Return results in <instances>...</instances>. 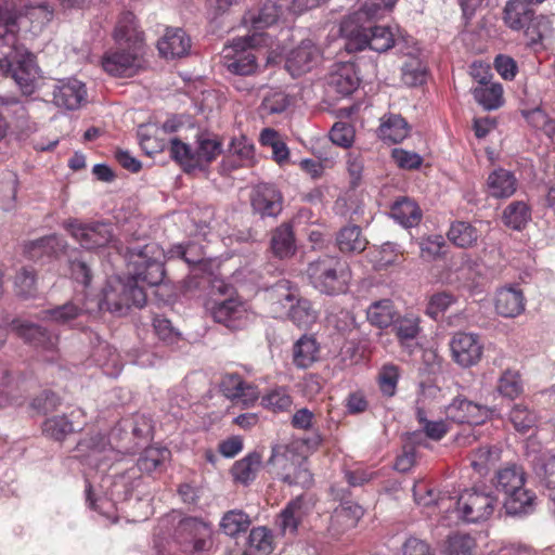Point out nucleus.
<instances>
[{
	"instance_id": "obj_11",
	"label": "nucleus",
	"mask_w": 555,
	"mask_h": 555,
	"mask_svg": "<svg viewBox=\"0 0 555 555\" xmlns=\"http://www.w3.org/2000/svg\"><path fill=\"white\" fill-rule=\"evenodd\" d=\"M94 307L83 295H76L64 305L42 312V320L69 328H81L83 323L90 319Z\"/></svg>"
},
{
	"instance_id": "obj_45",
	"label": "nucleus",
	"mask_w": 555,
	"mask_h": 555,
	"mask_svg": "<svg viewBox=\"0 0 555 555\" xmlns=\"http://www.w3.org/2000/svg\"><path fill=\"white\" fill-rule=\"evenodd\" d=\"M170 454L171 453L167 448L149 447L138 459V468L144 473L155 472L170 459Z\"/></svg>"
},
{
	"instance_id": "obj_24",
	"label": "nucleus",
	"mask_w": 555,
	"mask_h": 555,
	"mask_svg": "<svg viewBox=\"0 0 555 555\" xmlns=\"http://www.w3.org/2000/svg\"><path fill=\"white\" fill-rule=\"evenodd\" d=\"M320 59V51L311 40H304L287 55L285 68L293 77L310 72Z\"/></svg>"
},
{
	"instance_id": "obj_60",
	"label": "nucleus",
	"mask_w": 555,
	"mask_h": 555,
	"mask_svg": "<svg viewBox=\"0 0 555 555\" xmlns=\"http://www.w3.org/2000/svg\"><path fill=\"white\" fill-rule=\"evenodd\" d=\"M475 545V540L469 534L456 533L449 537L446 552L448 555H470Z\"/></svg>"
},
{
	"instance_id": "obj_7",
	"label": "nucleus",
	"mask_w": 555,
	"mask_h": 555,
	"mask_svg": "<svg viewBox=\"0 0 555 555\" xmlns=\"http://www.w3.org/2000/svg\"><path fill=\"white\" fill-rule=\"evenodd\" d=\"M311 284L326 295L345 293L350 280L348 264L335 256H324L309 263L307 270Z\"/></svg>"
},
{
	"instance_id": "obj_29",
	"label": "nucleus",
	"mask_w": 555,
	"mask_h": 555,
	"mask_svg": "<svg viewBox=\"0 0 555 555\" xmlns=\"http://www.w3.org/2000/svg\"><path fill=\"white\" fill-rule=\"evenodd\" d=\"M525 306L524 293L517 287H503L495 294L494 308L501 317L516 318L524 312Z\"/></svg>"
},
{
	"instance_id": "obj_40",
	"label": "nucleus",
	"mask_w": 555,
	"mask_h": 555,
	"mask_svg": "<svg viewBox=\"0 0 555 555\" xmlns=\"http://www.w3.org/2000/svg\"><path fill=\"white\" fill-rule=\"evenodd\" d=\"M367 321L378 327L386 328L396 320V310L393 304L389 299L377 300L366 309Z\"/></svg>"
},
{
	"instance_id": "obj_41",
	"label": "nucleus",
	"mask_w": 555,
	"mask_h": 555,
	"mask_svg": "<svg viewBox=\"0 0 555 555\" xmlns=\"http://www.w3.org/2000/svg\"><path fill=\"white\" fill-rule=\"evenodd\" d=\"M502 220L506 227L520 231L531 220V208L524 201L512 202L505 207Z\"/></svg>"
},
{
	"instance_id": "obj_23",
	"label": "nucleus",
	"mask_w": 555,
	"mask_h": 555,
	"mask_svg": "<svg viewBox=\"0 0 555 555\" xmlns=\"http://www.w3.org/2000/svg\"><path fill=\"white\" fill-rule=\"evenodd\" d=\"M392 332L400 345V347L409 354L420 348L418 337L422 332L421 318L409 312L404 315H399L392 323Z\"/></svg>"
},
{
	"instance_id": "obj_6",
	"label": "nucleus",
	"mask_w": 555,
	"mask_h": 555,
	"mask_svg": "<svg viewBox=\"0 0 555 555\" xmlns=\"http://www.w3.org/2000/svg\"><path fill=\"white\" fill-rule=\"evenodd\" d=\"M0 49H5L0 52V76L12 77L23 94H33L39 76L35 55L18 43V35L14 43L0 44Z\"/></svg>"
},
{
	"instance_id": "obj_17",
	"label": "nucleus",
	"mask_w": 555,
	"mask_h": 555,
	"mask_svg": "<svg viewBox=\"0 0 555 555\" xmlns=\"http://www.w3.org/2000/svg\"><path fill=\"white\" fill-rule=\"evenodd\" d=\"M450 349L456 364L462 367H470L481 360L483 344L477 334L457 332L450 340Z\"/></svg>"
},
{
	"instance_id": "obj_28",
	"label": "nucleus",
	"mask_w": 555,
	"mask_h": 555,
	"mask_svg": "<svg viewBox=\"0 0 555 555\" xmlns=\"http://www.w3.org/2000/svg\"><path fill=\"white\" fill-rule=\"evenodd\" d=\"M157 49L166 59L183 57L191 50V38L181 28H167L157 42Z\"/></svg>"
},
{
	"instance_id": "obj_32",
	"label": "nucleus",
	"mask_w": 555,
	"mask_h": 555,
	"mask_svg": "<svg viewBox=\"0 0 555 555\" xmlns=\"http://www.w3.org/2000/svg\"><path fill=\"white\" fill-rule=\"evenodd\" d=\"M487 186L490 196L494 198H508L516 192L518 181L512 171L498 168L489 175Z\"/></svg>"
},
{
	"instance_id": "obj_33",
	"label": "nucleus",
	"mask_w": 555,
	"mask_h": 555,
	"mask_svg": "<svg viewBox=\"0 0 555 555\" xmlns=\"http://www.w3.org/2000/svg\"><path fill=\"white\" fill-rule=\"evenodd\" d=\"M0 108L12 118V124L22 132H34L36 124L29 119L26 106L12 95H0Z\"/></svg>"
},
{
	"instance_id": "obj_5",
	"label": "nucleus",
	"mask_w": 555,
	"mask_h": 555,
	"mask_svg": "<svg viewBox=\"0 0 555 555\" xmlns=\"http://www.w3.org/2000/svg\"><path fill=\"white\" fill-rule=\"evenodd\" d=\"M280 18L287 21L280 4L272 2L266 3L258 15L250 18L254 33L245 36V76L255 74L259 68V62H266V64L273 62L271 54L261 49L271 46L272 39L261 30L272 26Z\"/></svg>"
},
{
	"instance_id": "obj_18",
	"label": "nucleus",
	"mask_w": 555,
	"mask_h": 555,
	"mask_svg": "<svg viewBox=\"0 0 555 555\" xmlns=\"http://www.w3.org/2000/svg\"><path fill=\"white\" fill-rule=\"evenodd\" d=\"M317 499L313 494H301L289 501L281 511L276 519L279 530L284 534L294 535L299 524L310 514L315 506Z\"/></svg>"
},
{
	"instance_id": "obj_59",
	"label": "nucleus",
	"mask_w": 555,
	"mask_h": 555,
	"mask_svg": "<svg viewBox=\"0 0 555 555\" xmlns=\"http://www.w3.org/2000/svg\"><path fill=\"white\" fill-rule=\"evenodd\" d=\"M426 69L417 57H411L402 66V80L408 86H417L425 82Z\"/></svg>"
},
{
	"instance_id": "obj_22",
	"label": "nucleus",
	"mask_w": 555,
	"mask_h": 555,
	"mask_svg": "<svg viewBox=\"0 0 555 555\" xmlns=\"http://www.w3.org/2000/svg\"><path fill=\"white\" fill-rule=\"evenodd\" d=\"M522 31L530 50L544 51L555 35L553 18L551 15L535 14Z\"/></svg>"
},
{
	"instance_id": "obj_57",
	"label": "nucleus",
	"mask_w": 555,
	"mask_h": 555,
	"mask_svg": "<svg viewBox=\"0 0 555 555\" xmlns=\"http://www.w3.org/2000/svg\"><path fill=\"white\" fill-rule=\"evenodd\" d=\"M509 420L517 431L527 433L535 425L537 415L526 405L515 404L511 410Z\"/></svg>"
},
{
	"instance_id": "obj_46",
	"label": "nucleus",
	"mask_w": 555,
	"mask_h": 555,
	"mask_svg": "<svg viewBox=\"0 0 555 555\" xmlns=\"http://www.w3.org/2000/svg\"><path fill=\"white\" fill-rule=\"evenodd\" d=\"M367 242L358 225L343 228L337 235V245L341 251L361 253Z\"/></svg>"
},
{
	"instance_id": "obj_27",
	"label": "nucleus",
	"mask_w": 555,
	"mask_h": 555,
	"mask_svg": "<svg viewBox=\"0 0 555 555\" xmlns=\"http://www.w3.org/2000/svg\"><path fill=\"white\" fill-rule=\"evenodd\" d=\"M359 83L360 78L352 63L336 64L327 79L328 87L341 96L350 95Z\"/></svg>"
},
{
	"instance_id": "obj_10",
	"label": "nucleus",
	"mask_w": 555,
	"mask_h": 555,
	"mask_svg": "<svg viewBox=\"0 0 555 555\" xmlns=\"http://www.w3.org/2000/svg\"><path fill=\"white\" fill-rule=\"evenodd\" d=\"M86 475V493L87 501L91 508L99 511L100 514L112 519L117 520V506L116 504L128 500L131 496L132 489L128 486L126 476H118L112 479L111 477L104 478L103 481L109 486V491L104 498L94 499L92 494V487L89 480V475Z\"/></svg>"
},
{
	"instance_id": "obj_16",
	"label": "nucleus",
	"mask_w": 555,
	"mask_h": 555,
	"mask_svg": "<svg viewBox=\"0 0 555 555\" xmlns=\"http://www.w3.org/2000/svg\"><path fill=\"white\" fill-rule=\"evenodd\" d=\"M13 330L25 341L33 345L43 353V359L52 362L57 358L59 336L51 334L47 328L28 322L14 321Z\"/></svg>"
},
{
	"instance_id": "obj_15",
	"label": "nucleus",
	"mask_w": 555,
	"mask_h": 555,
	"mask_svg": "<svg viewBox=\"0 0 555 555\" xmlns=\"http://www.w3.org/2000/svg\"><path fill=\"white\" fill-rule=\"evenodd\" d=\"M77 456L83 465L99 472H105L119 453L109 444L106 437L98 434L77 444Z\"/></svg>"
},
{
	"instance_id": "obj_61",
	"label": "nucleus",
	"mask_w": 555,
	"mask_h": 555,
	"mask_svg": "<svg viewBox=\"0 0 555 555\" xmlns=\"http://www.w3.org/2000/svg\"><path fill=\"white\" fill-rule=\"evenodd\" d=\"M170 155L185 168H196L194 151L178 139H171L170 141Z\"/></svg>"
},
{
	"instance_id": "obj_52",
	"label": "nucleus",
	"mask_w": 555,
	"mask_h": 555,
	"mask_svg": "<svg viewBox=\"0 0 555 555\" xmlns=\"http://www.w3.org/2000/svg\"><path fill=\"white\" fill-rule=\"evenodd\" d=\"M415 416L426 437H428L431 440L439 441L449 431V426L447 422L442 420L429 421L427 418L425 410L421 406H416Z\"/></svg>"
},
{
	"instance_id": "obj_51",
	"label": "nucleus",
	"mask_w": 555,
	"mask_h": 555,
	"mask_svg": "<svg viewBox=\"0 0 555 555\" xmlns=\"http://www.w3.org/2000/svg\"><path fill=\"white\" fill-rule=\"evenodd\" d=\"M500 460V451L492 447H481L470 456L472 467L479 475H486L491 466Z\"/></svg>"
},
{
	"instance_id": "obj_4",
	"label": "nucleus",
	"mask_w": 555,
	"mask_h": 555,
	"mask_svg": "<svg viewBox=\"0 0 555 555\" xmlns=\"http://www.w3.org/2000/svg\"><path fill=\"white\" fill-rule=\"evenodd\" d=\"M212 527L196 517H181L165 544H157L159 555L193 554L211 545Z\"/></svg>"
},
{
	"instance_id": "obj_63",
	"label": "nucleus",
	"mask_w": 555,
	"mask_h": 555,
	"mask_svg": "<svg viewBox=\"0 0 555 555\" xmlns=\"http://www.w3.org/2000/svg\"><path fill=\"white\" fill-rule=\"evenodd\" d=\"M14 284L16 294L20 297H34L37 292L35 271L33 269L24 268L16 275Z\"/></svg>"
},
{
	"instance_id": "obj_64",
	"label": "nucleus",
	"mask_w": 555,
	"mask_h": 555,
	"mask_svg": "<svg viewBox=\"0 0 555 555\" xmlns=\"http://www.w3.org/2000/svg\"><path fill=\"white\" fill-rule=\"evenodd\" d=\"M289 106V99L283 92H273L266 96L260 105L262 117L283 113Z\"/></svg>"
},
{
	"instance_id": "obj_31",
	"label": "nucleus",
	"mask_w": 555,
	"mask_h": 555,
	"mask_svg": "<svg viewBox=\"0 0 555 555\" xmlns=\"http://www.w3.org/2000/svg\"><path fill=\"white\" fill-rule=\"evenodd\" d=\"M362 516L363 508L359 504L345 501L334 509L331 516L330 530L338 534L354 528Z\"/></svg>"
},
{
	"instance_id": "obj_14",
	"label": "nucleus",
	"mask_w": 555,
	"mask_h": 555,
	"mask_svg": "<svg viewBox=\"0 0 555 555\" xmlns=\"http://www.w3.org/2000/svg\"><path fill=\"white\" fill-rule=\"evenodd\" d=\"M3 7H13L20 18V30L26 28L34 34L40 33L54 17L55 8L48 0H11Z\"/></svg>"
},
{
	"instance_id": "obj_25",
	"label": "nucleus",
	"mask_w": 555,
	"mask_h": 555,
	"mask_svg": "<svg viewBox=\"0 0 555 555\" xmlns=\"http://www.w3.org/2000/svg\"><path fill=\"white\" fill-rule=\"evenodd\" d=\"M251 207L263 217H276L282 210V195L272 184H258L251 194Z\"/></svg>"
},
{
	"instance_id": "obj_53",
	"label": "nucleus",
	"mask_w": 555,
	"mask_h": 555,
	"mask_svg": "<svg viewBox=\"0 0 555 555\" xmlns=\"http://www.w3.org/2000/svg\"><path fill=\"white\" fill-rule=\"evenodd\" d=\"M250 554L269 555L273 551L272 534L264 527L254 528L248 538Z\"/></svg>"
},
{
	"instance_id": "obj_3",
	"label": "nucleus",
	"mask_w": 555,
	"mask_h": 555,
	"mask_svg": "<svg viewBox=\"0 0 555 555\" xmlns=\"http://www.w3.org/2000/svg\"><path fill=\"white\" fill-rule=\"evenodd\" d=\"M526 480L527 474L521 465L506 464L496 470L492 482L503 495V507L507 515H528L534 511L537 495L526 487Z\"/></svg>"
},
{
	"instance_id": "obj_39",
	"label": "nucleus",
	"mask_w": 555,
	"mask_h": 555,
	"mask_svg": "<svg viewBox=\"0 0 555 555\" xmlns=\"http://www.w3.org/2000/svg\"><path fill=\"white\" fill-rule=\"evenodd\" d=\"M475 100L488 111L496 109L503 104V88L500 83H487L486 77L480 80V86L474 89Z\"/></svg>"
},
{
	"instance_id": "obj_37",
	"label": "nucleus",
	"mask_w": 555,
	"mask_h": 555,
	"mask_svg": "<svg viewBox=\"0 0 555 555\" xmlns=\"http://www.w3.org/2000/svg\"><path fill=\"white\" fill-rule=\"evenodd\" d=\"M479 230L465 221H455L451 223L447 233L449 241L460 248H470L477 244Z\"/></svg>"
},
{
	"instance_id": "obj_1",
	"label": "nucleus",
	"mask_w": 555,
	"mask_h": 555,
	"mask_svg": "<svg viewBox=\"0 0 555 555\" xmlns=\"http://www.w3.org/2000/svg\"><path fill=\"white\" fill-rule=\"evenodd\" d=\"M127 257L129 275L126 279L114 276L106 282L96 304L99 310L124 315L131 306L142 308L146 302L144 285L155 286L163 281L165 253L158 244L131 249Z\"/></svg>"
},
{
	"instance_id": "obj_58",
	"label": "nucleus",
	"mask_w": 555,
	"mask_h": 555,
	"mask_svg": "<svg viewBox=\"0 0 555 555\" xmlns=\"http://www.w3.org/2000/svg\"><path fill=\"white\" fill-rule=\"evenodd\" d=\"M43 433L57 441L63 440L68 434L75 430L72 422L66 416H54L43 423Z\"/></svg>"
},
{
	"instance_id": "obj_2",
	"label": "nucleus",
	"mask_w": 555,
	"mask_h": 555,
	"mask_svg": "<svg viewBox=\"0 0 555 555\" xmlns=\"http://www.w3.org/2000/svg\"><path fill=\"white\" fill-rule=\"evenodd\" d=\"M413 492L418 505L428 506L435 503L440 511L447 513L448 515L444 516L447 526H450L453 520L452 514L466 522L487 521L498 507V500L492 494L476 489L464 491L456 501L447 495L436 500L434 491L425 489L422 485L414 486Z\"/></svg>"
},
{
	"instance_id": "obj_47",
	"label": "nucleus",
	"mask_w": 555,
	"mask_h": 555,
	"mask_svg": "<svg viewBox=\"0 0 555 555\" xmlns=\"http://www.w3.org/2000/svg\"><path fill=\"white\" fill-rule=\"evenodd\" d=\"M93 357L98 365L106 369V374L117 376L121 372L119 354L117 350L107 343H100L95 348Z\"/></svg>"
},
{
	"instance_id": "obj_62",
	"label": "nucleus",
	"mask_w": 555,
	"mask_h": 555,
	"mask_svg": "<svg viewBox=\"0 0 555 555\" xmlns=\"http://www.w3.org/2000/svg\"><path fill=\"white\" fill-rule=\"evenodd\" d=\"M354 128L347 122H336L330 131V140L333 144L348 149L354 141Z\"/></svg>"
},
{
	"instance_id": "obj_42",
	"label": "nucleus",
	"mask_w": 555,
	"mask_h": 555,
	"mask_svg": "<svg viewBox=\"0 0 555 555\" xmlns=\"http://www.w3.org/2000/svg\"><path fill=\"white\" fill-rule=\"evenodd\" d=\"M65 247L64 241L56 234L41 237L26 245V253L30 259H39L43 256H54Z\"/></svg>"
},
{
	"instance_id": "obj_13",
	"label": "nucleus",
	"mask_w": 555,
	"mask_h": 555,
	"mask_svg": "<svg viewBox=\"0 0 555 555\" xmlns=\"http://www.w3.org/2000/svg\"><path fill=\"white\" fill-rule=\"evenodd\" d=\"M145 53L125 47L107 50L102 56V67L111 76L129 78L145 66Z\"/></svg>"
},
{
	"instance_id": "obj_9",
	"label": "nucleus",
	"mask_w": 555,
	"mask_h": 555,
	"mask_svg": "<svg viewBox=\"0 0 555 555\" xmlns=\"http://www.w3.org/2000/svg\"><path fill=\"white\" fill-rule=\"evenodd\" d=\"M270 461L283 482L301 488H310L313 485V476L307 460L295 451L287 448L274 449Z\"/></svg>"
},
{
	"instance_id": "obj_21",
	"label": "nucleus",
	"mask_w": 555,
	"mask_h": 555,
	"mask_svg": "<svg viewBox=\"0 0 555 555\" xmlns=\"http://www.w3.org/2000/svg\"><path fill=\"white\" fill-rule=\"evenodd\" d=\"M491 411L485 406L456 397L446 408L447 418L459 424L480 425L490 417Z\"/></svg>"
},
{
	"instance_id": "obj_50",
	"label": "nucleus",
	"mask_w": 555,
	"mask_h": 555,
	"mask_svg": "<svg viewBox=\"0 0 555 555\" xmlns=\"http://www.w3.org/2000/svg\"><path fill=\"white\" fill-rule=\"evenodd\" d=\"M288 308L291 320L299 327H308L317 320V312L308 299H296V304L292 302Z\"/></svg>"
},
{
	"instance_id": "obj_54",
	"label": "nucleus",
	"mask_w": 555,
	"mask_h": 555,
	"mask_svg": "<svg viewBox=\"0 0 555 555\" xmlns=\"http://www.w3.org/2000/svg\"><path fill=\"white\" fill-rule=\"evenodd\" d=\"M293 404L292 397L288 390L284 387H279L269 391L261 399V405L273 412H284L291 409Z\"/></svg>"
},
{
	"instance_id": "obj_30",
	"label": "nucleus",
	"mask_w": 555,
	"mask_h": 555,
	"mask_svg": "<svg viewBox=\"0 0 555 555\" xmlns=\"http://www.w3.org/2000/svg\"><path fill=\"white\" fill-rule=\"evenodd\" d=\"M535 11L527 0H508L503 9L504 24L514 31H520L532 21Z\"/></svg>"
},
{
	"instance_id": "obj_49",
	"label": "nucleus",
	"mask_w": 555,
	"mask_h": 555,
	"mask_svg": "<svg viewBox=\"0 0 555 555\" xmlns=\"http://www.w3.org/2000/svg\"><path fill=\"white\" fill-rule=\"evenodd\" d=\"M400 253L396 244L385 243L370 251V261L376 270H384L397 264Z\"/></svg>"
},
{
	"instance_id": "obj_55",
	"label": "nucleus",
	"mask_w": 555,
	"mask_h": 555,
	"mask_svg": "<svg viewBox=\"0 0 555 555\" xmlns=\"http://www.w3.org/2000/svg\"><path fill=\"white\" fill-rule=\"evenodd\" d=\"M498 390L503 397L509 399L518 397L524 390L518 372L511 370L505 371L499 378Z\"/></svg>"
},
{
	"instance_id": "obj_12",
	"label": "nucleus",
	"mask_w": 555,
	"mask_h": 555,
	"mask_svg": "<svg viewBox=\"0 0 555 555\" xmlns=\"http://www.w3.org/2000/svg\"><path fill=\"white\" fill-rule=\"evenodd\" d=\"M64 228L86 249H99L113 242V228L109 223H85L78 219H70L64 223Z\"/></svg>"
},
{
	"instance_id": "obj_44",
	"label": "nucleus",
	"mask_w": 555,
	"mask_h": 555,
	"mask_svg": "<svg viewBox=\"0 0 555 555\" xmlns=\"http://www.w3.org/2000/svg\"><path fill=\"white\" fill-rule=\"evenodd\" d=\"M221 152L220 142L207 133L197 137V147L194 150L196 168L211 163Z\"/></svg>"
},
{
	"instance_id": "obj_48",
	"label": "nucleus",
	"mask_w": 555,
	"mask_h": 555,
	"mask_svg": "<svg viewBox=\"0 0 555 555\" xmlns=\"http://www.w3.org/2000/svg\"><path fill=\"white\" fill-rule=\"evenodd\" d=\"M221 62L229 73L243 75V38H235L231 44L223 48Z\"/></svg>"
},
{
	"instance_id": "obj_38",
	"label": "nucleus",
	"mask_w": 555,
	"mask_h": 555,
	"mask_svg": "<svg viewBox=\"0 0 555 555\" xmlns=\"http://www.w3.org/2000/svg\"><path fill=\"white\" fill-rule=\"evenodd\" d=\"M271 248L273 254L281 259L292 257L295 254V237L289 224L284 223L273 231Z\"/></svg>"
},
{
	"instance_id": "obj_35",
	"label": "nucleus",
	"mask_w": 555,
	"mask_h": 555,
	"mask_svg": "<svg viewBox=\"0 0 555 555\" xmlns=\"http://www.w3.org/2000/svg\"><path fill=\"white\" fill-rule=\"evenodd\" d=\"M25 402L24 383L0 371V408L20 406Z\"/></svg>"
},
{
	"instance_id": "obj_20",
	"label": "nucleus",
	"mask_w": 555,
	"mask_h": 555,
	"mask_svg": "<svg viewBox=\"0 0 555 555\" xmlns=\"http://www.w3.org/2000/svg\"><path fill=\"white\" fill-rule=\"evenodd\" d=\"M52 95L56 107L76 111L87 101V88L76 78L62 79L55 83Z\"/></svg>"
},
{
	"instance_id": "obj_43",
	"label": "nucleus",
	"mask_w": 555,
	"mask_h": 555,
	"mask_svg": "<svg viewBox=\"0 0 555 555\" xmlns=\"http://www.w3.org/2000/svg\"><path fill=\"white\" fill-rule=\"evenodd\" d=\"M318 352L319 347L315 339L305 335L294 345V364L299 369H307L318 359Z\"/></svg>"
},
{
	"instance_id": "obj_8",
	"label": "nucleus",
	"mask_w": 555,
	"mask_h": 555,
	"mask_svg": "<svg viewBox=\"0 0 555 555\" xmlns=\"http://www.w3.org/2000/svg\"><path fill=\"white\" fill-rule=\"evenodd\" d=\"M340 35L345 39V49L348 53L362 51L366 48L383 53L395 46V36L389 27L364 28L354 25V20H344L341 22Z\"/></svg>"
},
{
	"instance_id": "obj_36",
	"label": "nucleus",
	"mask_w": 555,
	"mask_h": 555,
	"mask_svg": "<svg viewBox=\"0 0 555 555\" xmlns=\"http://www.w3.org/2000/svg\"><path fill=\"white\" fill-rule=\"evenodd\" d=\"M391 218L404 228H413L422 220V210L418 205L408 198L397 199L390 209Z\"/></svg>"
},
{
	"instance_id": "obj_19",
	"label": "nucleus",
	"mask_w": 555,
	"mask_h": 555,
	"mask_svg": "<svg viewBox=\"0 0 555 555\" xmlns=\"http://www.w3.org/2000/svg\"><path fill=\"white\" fill-rule=\"evenodd\" d=\"M113 39L118 47L146 53L145 36L135 15L124 12L114 28Z\"/></svg>"
},
{
	"instance_id": "obj_34",
	"label": "nucleus",
	"mask_w": 555,
	"mask_h": 555,
	"mask_svg": "<svg viewBox=\"0 0 555 555\" xmlns=\"http://www.w3.org/2000/svg\"><path fill=\"white\" fill-rule=\"evenodd\" d=\"M409 132L410 126L402 116L388 114L380 118L378 137L384 142L400 143L408 137Z\"/></svg>"
},
{
	"instance_id": "obj_56",
	"label": "nucleus",
	"mask_w": 555,
	"mask_h": 555,
	"mask_svg": "<svg viewBox=\"0 0 555 555\" xmlns=\"http://www.w3.org/2000/svg\"><path fill=\"white\" fill-rule=\"evenodd\" d=\"M266 292L270 300L284 308L289 307V305L296 300V293L293 291L292 284L287 280H280L272 287L266 289Z\"/></svg>"
},
{
	"instance_id": "obj_26",
	"label": "nucleus",
	"mask_w": 555,
	"mask_h": 555,
	"mask_svg": "<svg viewBox=\"0 0 555 555\" xmlns=\"http://www.w3.org/2000/svg\"><path fill=\"white\" fill-rule=\"evenodd\" d=\"M214 320L230 330H240L242 326L243 306L237 298L230 297L221 301L207 302Z\"/></svg>"
}]
</instances>
